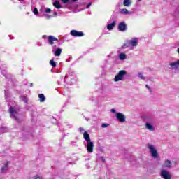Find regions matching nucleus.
Instances as JSON below:
<instances>
[{"instance_id": "nucleus-23", "label": "nucleus", "mask_w": 179, "mask_h": 179, "mask_svg": "<svg viewBox=\"0 0 179 179\" xmlns=\"http://www.w3.org/2000/svg\"><path fill=\"white\" fill-rule=\"evenodd\" d=\"M124 47H129L131 45L130 41H127L126 43L124 44Z\"/></svg>"}, {"instance_id": "nucleus-40", "label": "nucleus", "mask_w": 179, "mask_h": 179, "mask_svg": "<svg viewBox=\"0 0 179 179\" xmlns=\"http://www.w3.org/2000/svg\"><path fill=\"white\" fill-rule=\"evenodd\" d=\"M1 129H6V127H2Z\"/></svg>"}, {"instance_id": "nucleus-7", "label": "nucleus", "mask_w": 179, "mask_h": 179, "mask_svg": "<svg viewBox=\"0 0 179 179\" xmlns=\"http://www.w3.org/2000/svg\"><path fill=\"white\" fill-rule=\"evenodd\" d=\"M178 54H179V48L177 50ZM171 69H179V60L170 63Z\"/></svg>"}, {"instance_id": "nucleus-6", "label": "nucleus", "mask_w": 179, "mask_h": 179, "mask_svg": "<svg viewBox=\"0 0 179 179\" xmlns=\"http://www.w3.org/2000/svg\"><path fill=\"white\" fill-rule=\"evenodd\" d=\"M161 177L164 179H171V174L167 170H162L161 172Z\"/></svg>"}, {"instance_id": "nucleus-1", "label": "nucleus", "mask_w": 179, "mask_h": 179, "mask_svg": "<svg viewBox=\"0 0 179 179\" xmlns=\"http://www.w3.org/2000/svg\"><path fill=\"white\" fill-rule=\"evenodd\" d=\"M83 138L86 141L87 143V150L88 153H93V148H94V144L90 139V135L87 131H84Z\"/></svg>"}, {"instance_id": "nucleus-43", "label": "nucleus", "mask_w": 179, "mask_h": 179, "mask_svg": "<svg viewBox=\"0 0 179 179\" xmlns=\"http://www.w3.org/2000/svg\"><path fill=\"white\" fill-rule=\"evenodd\" d=\"M138 1H142V0H138Z\"/></svg>"}, {"instance_id": "nucleus-16", "label": "nucleus", "mask_w": 179, "mask_h": 179, "mask_svg": "<svg viewBox=\"0 0 179 179\" xmlns=\"http://www.w3.org/2000/svg\"><path fill=\"white\" fill-rule=\"evenodd\" d=\"M164 166H165V167H167L168 169H171V161H170L169 159H166L164 162Z\"/></svg>"}, {"instance_id": "nucleus-3", "label": "nucleus", "mask_w": 179, "mask_h": 179, "mask_svg": "<svg viewBox=\"0 0 179 179\" xmlns=\"http://www.w3.org/2000/svg\"><path fill=\"white\" fill-rule=\"evenodd\" d=\"M148 149L151 153V156L154 157V159H157L159 157V154H157V150L155 149V147L152 145H148Z\"/></svg>"}, {"instance_id": "nucleus-29", "label": "nucleus", "mask_w": 179, "mask_h": 179, "mask_svg": "<svg viewBox=\"0 0 179 179\" xmlns=\"http://www.w3.org/2000/svg\"><path fill=\"white\" fill-rule=\"evenodd\" d=\"M50 12H51V10L50 8H46L45 13H50Z\"/></svg>"}, {"instance_id": "nucleus-24", "label": "nucleus", "mask_w": 179, "mask_h": 179, "mask_svg": "<svg viewBox=\"0 0 179 179\" xmlns=\"http://www.w3.org/2000/svg\"><path fill=\"white\" fill-rule=\"evenodd\" d=\"M138 78H141L143 80H145V76H143L142 73H138Z\"/></svg>"}, {"instance_id": "nucleus-36", "label": "nucleus", "mask_w": 179, "mask_h": 179, "mask_svg": "<svg viewBox=\"0 0 179 179\" xmlns=\"http://www.w3.org/2000/svg\"><path fill=\"white\" fill-rule=\"evenodd\" d=\"M110 111L111 113H115V109H111Z\"/></svg>"}, {"instance_id": "nucleus-20", "label": "nucleus", "mask_w": 179, "mask_h": 179, "mask_svg": "<svg viewBox=\"0 0 179 179\" xmlns=\"http://www.w3.org/2000/svg\"><path fill=\"white\" fill-rule=\"evenodd\" d=\"M119 58L121 61H124V59H127V55L125 53H120Z\"/></svg>"}, {"instance_id": "nucleus-42", "label": "nucleus", "mask_w": 179, "mask_h": 179, "mask_svg": "<svg viewBox=\"0 0 179 179\" xmlns=\"http://www.w3.org/2000/svg\"><path fill=\"white\" fill-rule=\"evenodd\" d=\"M20 1H24V0H20Z\"/></svg>"}, {"instance_id": "nucleus-2", "label": "nucleus", "mask_w": 179, "mask_h": 179, "mask_svg": "<svg viewBox=\"0 0 179 179\" xmlns=\"http://www.w3.org/2000/svg\"><path fill=\"white\" fill-rule=\"evenodd\" d=\"M125 75H127V71L120 70L118 74L115 76V78H114L115 82H120V80H122V78Z\"/></svg>"}, {"instance_id": "nucleus-28", "label": "nucleus", "mask_w": 179, "mask_h": 179, "mask_svg": "<svg viewBox=\"0 0 179 179\" xmlns=\"http://www.w3.org/2000/svg\"><path fill=\"white\" fill-rule=\"evenodd\" d=\"M80 132L82 134L83 132H85V129H83V127H80Z\"/></svg>"}, {"instance_id": "nucleus-39", "label": "nucleus", "mask_w": 179, "mask_h": 179, "mask_svg": "<svg viewBox=\"0 0 179 179\" xmlns=\"http://www.w3.org/2000/svg\"><path fill=\"white\" fill-rule=\"evenodd\" d=\"M43 38H45V35H43Z\"/></svg>"}, {"instance_id": "nucleus-14", "label": "nucleus", "mask_w": 179, "mask_h": 179, "mask_svg": "<svg viewBox=\"0 0 179 179\" xmlns=\"http://www.w3.org/2000/svg\"><path fill=\"white\" fill-rule=\"evenodd\" d=\"M53 6L55 8H56V9H61L62 8V6H61V4H59V1H55L53 3Z\"/></svg>"}, {"instance_id": "nucleus-15", "label": "nucleus", "mask_w": 179, "mask_h": 179, "mask_svg": "<svg viewBox=\"0 0 179 179\" xmlns=\"http://www.w3.org/2000/svg\"><path fill=\"white\" fill-rule=\"evenodd\" d=\"M38 98L40 103H44V101H45V96H44V94H39Z\"/></svg>"}, {"instance_id": "nucleus-22", "label": "nucleus", "mask_w": 179, "mask_h": 179, "mask_svg": "<svg viewBox=\"0 0 179 179\" xmlns=\"http://www.w3.org/2000/svg\"><path fill=\"white\" fill-rule=\"evenodd\" d=\"M50 65H51V66H52L53 68H55V66H57V63H55V62L54 61V59H52L49 62Z\"/></svg>"}, {"instance_id": "nucleus-10", "label": "nucleus", "mask_w": 179, "mask_h": 179, "mask_svg": "<svg viewBox=\"0 0 179 179\" xmlns=\"http://www.w3.org/2000/svg\"><path fill=\"white\" fill-rule=\"evenodd\" d=\"M8 164H9V162H7L1 168V173H6L8 171Z\"/></svg>"}, {"instance_id": "nucleus-33", "label": "nucleus", "mask_w": 179, "mask_h": 179, "mask_svg": "<svg viewBox=\"0 0 179 179\" xmlns=\"http://www.w3.org/2000/svg\"><path fill=\"white\" fill-rule=\"evenodd\" d=\"M145 87H146L147 89H148V90H150V87H149V85H145Z\"/></svg>"}, {"instance_id": "nucleus-38", "label": "nucleus", "mask_w": 179, "mask_h": 179, "mask_svg": "<svg viewBox=\"0 0 179 179\" xmlns=\"http://www.w3.org/2000/svg\"><path fill=\"white\" fill-rule=\"evenodd\" d=\"M72 1V2H76V1H78V0H71Z\"/></svg>"}, {"instance_id": "nucleus-37", "label": "nucleus", "mask_w": 179, "mask_h": 179, "mask_svg": "<svg viewBox=\"0 0 179 179\" xmlns=\"http://www.w3.org/2000/svg\"><path fill=\"white\" fill-rule=\"evenodd\" d=\"M30 87H33V83H30Z\"/></svg>"}, {"instance_id": "nucleus-19", "label": "nucleus", "mask_w": 179, "mask_h": 179, "mask_svg": "<svg viewBox=\"0 0 179 179\" xmlns=\"http://www.w3.org/2000/svg\"><path fill=\"white\" fill-rule=\"evenodd\" d=\"M11 117L12 118H14V120H15V121H19V118H17V115L19 113H11Z\"/></svg>"}, {"instance_id": "nucleus-32", "label": "nucleus", "mask_w": 179, "mask_h": 179, "mask_svg": "<svg viewBox=\"0 0 179 179\" xmlns=\"http://www.w3.org/2000/svg\"><path fill=\"white\" fill-rule=\"evenodd\" d=\"M101 161L104 163L106 162V159H104L103 157H101Z\"/></svg>"}, {"instance_id": "nucleus-18", "label": "nucleus", "mask_w": 179, "mask_h": 179, "mask_svg": "<svg viewBox=\"0 0 179 179\" xmlns=\"http://www.w3.org/2000/svg\"><path fill=\"white\" fill-rule=\"evenodd\" d=\"M131 3H132L131 0H124V1H123L124 6H127V7L130 6Z\"/></svg>"}, {"instance_id": "nucleus-9", "label": "nucleus", "mask_w": 179, "mask_h": 179, "mask_svg": "<svg viewBox=\"0 0 179 179\" xmlns=\"http://www.w3.org/2000/svg\"><path fill=\"white\" fill-rule=\"evenodd\" d=\"M116 117L120 122H125V115L122 113H117Z\"/></svg>"}, {"instance_id": "nucleus-4", "label": "nucleus", "mask_w": 179, "mask_h": 179, "mask_svg": "<svg viewBox=\"0 0 179 179\" xmlns=\"http://www.w3.org/2000/svg\"><path fill=\"white\" fill-rule=\"evenodd\" d=\"M70 34L73 37H83V36H85L83 31H79L75 29L71 30Z\"/></svg>"}, {"instance_id": "nucleus-13", "label": "nucleus", "mask_w": 179, "mask_h": 179, "mask_svg": "<svg viewBox=\"0 0 179 179\" xmlns=\"http://www.w3.org/2000/svg\"><path fill=\"white\" fill-rule=\"evenodd\" d=\"M62 52V49L61 48H57L54 52L55 57H59Z\"/></svg>"}, {"instance_id": "nucleus-25", "label": "nucleus", "mask_w": 179, "mask_h": 179, "mask_svg": "<svg viewBox=\"0 0 179 179\" xmlns=\"http://www.w3.org/2000/svg\"><path fill=\"white\" fill-rule=\"evenodd\" d=\"M101 127H102V128H107V127H110V124H107V123H103L101 124Z\"/></svg>"}, {"instance_id": "nucleus-11", "label": "nucleus", "mask_w": 179, "mask_h": 179, "mask_svg": "<svg viewBox=\"0 0 179 179\" xmlns=\"http://www.w3.org/2000/svg\"><path fill=\"white\" fill-rule=\"evenodd\" d=\"M116 24H117V21H113V23L108 24L106 28L108 29V30H113V29H114V27Z\"/></svg>"}, {"instance_id": "nucleus-17", "label": "nucleus", "mask_w": 179, "mask_h": 179, "mask_svg": "<svg viewBox=\"0 0 179 179\" xmlns=\"http://www.w3.org/2000/svg\"><path fill=\"white\" fill-rule=\"evenodd\" d=\"M145 127L147 129H149V131H155V127L150 123H146Z\"/></svg>"}, {"instance_id": "nucleus-26", "label": "nucleus", "mask_w": 179, "mask_h": 179, "mask_svg": "<svg viewBox=\"0 0 179 179\" xmlns=\"http://www.w3.org/2000/svg\"><path fill=\"white\" fill-rule=\"evenodd\" d=\"M33 12L34 15H38V10L37 9V8H34Z\"/></svg>"}, {"instance_id": "nucleus-8", "label": "nucleus", "mask_w": 179, "mask_h": 179, "mask_svg": "<svg viewBox=\"0 0 179 179\" xmlns=\"http://www.w3.org/2000/svg\"><path fill=\"white\" fill-rule=\"evenodd\" d=\"M118 30L119 31H125L127 30V24L124 22H121L118 24Z\"/></svg>"}, {"instance_id": "nucleus-27", "label": "nucleus", "mask_w": 179, "mask_h": 179, "mask_svg": "<svg viewBox=\"0 0 179 179\" xmlns=\"http://www.w3.org/2000/svg\"><path fill=\"white\" fill-rule=\"evenodd\" d=\"M9 111L10 113H15V109L13 108V107H10Z\"/></svg>"}, {"instance_id": "nucleus-34", "label": "nucleus", "mask_w": 179, "mask_h": 179, "mask_svg": "<svg viewBox=\"0 0 179 179\" xmlns=\"http://www.w3.org/2000/svg\"><path fill=\"white\" fill-rule=\"evenodd\" d=\"M92 5V3H90L87 5V9L89 8V7Z\"/></svg>"}, {"instance_id": "nucleus-31", "label": "nucleus", "mask_w": 179, "mask_h": 179, "mask_svg": "<svg viewBox=\"0 0 179 179\" xmlns=\"http://www.w3.org/2000/svg\"><path fill=\"white\" fill-rule=\"evenodd\" d=\"M50 17H52V16L46 15V19H50Z\"/></svg>"}, {"instance_id": "nucleus-41", "label": "nucleus", "mask_w": 179, "mask_h": 179, "mask_svg": "<svg viewBox=\"0 0 179 179\" xmlns=\"http://www.w3.org/2000/svg\"><path fill=\"white\" fill-rule=\"evenodd\" d=\"M55 47H57V45H55Z\"/></svg>"}, {"instance_id": "nucleus-5", "label": "nucleus", "mask_w": 179, "mask_h": 179, "mask_svg": "<svg viewBox=\"0 0 179 179\" xmlns=\"http://www.w3.org/2000/svg\"><path fill=\"white\" fill-rule=\"evenodd\" d=\"M48 43L50 44V45H54V44H59V41L58 39L52 36H50L48 38Z\"/></svg>"}, {"instance_id": "nucleus-35", "label": "nucleus", "mask_w": 179, "mask_h": 179, "mask_svg": "<svg viewBox=\"0 0 179 179\" xmlns=\"http://www.w3.org/2000/svg\"><path fill=\"white\" fill-rule=\"evenodd\" d=\"M53 15H54V16H57V15H58V13L55 12V13H53Z\"/></svg>"}, {"instance_id": "nucleus-12", "label": "nucleus", "mask_w": 179, "mask_h": 179, "mask_svg": "<svg viewBox=\"0 0 179 179\" xmlns=\"http://www.w3.org/2000/svg\"><path fill=\"white\" fill-rule=\"evenodd\" d=\"M130 41V45H132V47H136L138 45V39L136 38H134L133 40H129Z\"/></svg>"}, {"instance_id": "nucleus-21", "label": "nucleus", "mask_w": 179, "mask_h": 179, "mask_svg": "<svg viewBox=\"0 0 179 179\" xmlns=\"http://www.w3.org/2000/svg\"><path fill=\"white\" fill-rule=\"evenodd\" d=\"M120 13H122V15H128V13H129V12L128 11V10L127 8H123L120 10Z\"/></svg>"}, {"instance_id": "nucleus-30", "label": "nucleus", "mask_w": 179, "mask_h": 179, "mask_svg": "<svg viewBox=\"0 0 179 179\" xmlns=\"http://www.w3.org/2000/svg\"><path fill=\"white\" fill-rule=\"evenodd\" d=\"M62 2H63V3H67V2H69V0H62Z\"/></svg>"}]
</instances>
